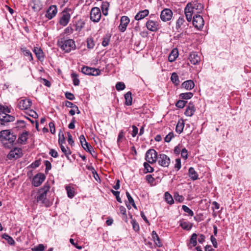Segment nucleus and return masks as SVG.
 <instances>
[{
  "label": "nucleus",
  "instance_id": "nucleus-1",
  "mask_svg": "<svg viewBox=\"0 0 251 251\" xmlns=\"http://www.w3.org/2000/svg\"><path fill=\"white\" fill-rule=\"evenodd\" d=\"M50 189V185L46 183L38 190L36 197L37 202L41 203L46 207H49L51 205L52 202L50 199V196L51 194Z\"/></svg>",
  "mask_w": 251,
  "mask_h": 251
},
{
  "label": "nucleus",
  "instance_id": "nucleus-2",
  "mask_svg": "<svg viewBox=\"0 0 251 251\" xmlns=\"http://www.w3.org/2000/svg\"><path fill=\"white\" fill-rule=\"evenodd\" d=\"M0 139L4 147L9 148L13 145L16 136L9 130H4L0 132Z\"/></svg>",
  "mask_w": 251,
  "mask_h": 251
},
{
  "label": "nucleus",
  "instance_id": "nucleus-3",
  "mask_svg": "<svg viewBox=\"0 0 251 251\" xmlns=\"http://www.w3.org/2000/svg\"><path fill=\"white\" fill-rule=\"evenodd\" d=\"M57 44L58 46L66 52H69L75 48V42L72 39L65 40L61 38L58 40Z\"/></svg>",
  "mask_w": 251,
  "mask_h": 251
},
{
  "label": "nucleus",
  "instance_id": "nucleus-4",
  "mask_svg": "<svg viewBox=\"0 0 251 251\" xmlns=\"http://www.w3.org/2000/svg\"><path fill=\"white\" fill-rule=\"evenodd\" d=\"M157 157V152L154 149H150L146 152L145 159L150 164L156 162Z\"/></svg>",
  "mask_w": 251,
  "mask_h": 251
},
{
  "label": "nucleus",
  "instance_id": "nucleus-5",
  "mask_svg": "<svg viewBox=\"0 0 251 251\" xmlns=\"http://www.w3.org/2000/svg\"><path fill=\"white\" fill-rule=\"evenodd\" d=\"M157 161L158 164L163 167H168L171 163L170 157L163 153L158 155Z\"/></svg>",
  "mask_w": 251,
  "mask_h": 251
},
{
  "label": "nucleus",
  "instance_id": "nucleus-6",
  "mask_svg": "<svg viewBox=\"0 0 251 251\" xmlns=\"http://www.w3.org/2000/svg\"><path fill=\"white\" fill-rule=\"evenodd\" d=\"M81 72L86 75H98L100 72L99 69L84 66L81 68Z\"/></svg>",
  "mask_w": 251,
  "mask_h": 251
},
{
  "label": "nucleus",
  "instance_id": "nucleus-7",
  "mask_svg": "<svg viewBox=\"0 0 251 251\" xmlns=\"http://www.w3.org/2000/svg\"><path fill=\"white\" fill-rule=\"evenodd\" d=\"M15 117L10 115L3 112H0V121L1 124L5 125L6 123L13 122L15 120Z\"/></svg>",
  "mask_w": 251,
  "mask_h": 251
},
{
  "label": "nucleus",
  "instance_id": "nucleus-8",
  "mask_svg": "<svg viewBox=\"0 0 251 251\" xmlns=\"http://www.w3.org/2000/svg\"><path fill=\"white\" fill-rule=\"evenodd\" d=\"M23 155L22 151L21 148H15L10 151L7 155L9 159H17L22 157Z\"/></svg>",
  "mask_w": 251,
  "mask_h": 251
},
{
  "label": "nucleus",
  "instance_id": "nucleus-9",
  "mask_svg": "<svg viewBox=\"0 0 251 251\" xmlns=\"http://www.w3.org/2000/svg\"><path fill=\"white\" fill-rule=\"evenodd\" d=\"M46 178L44 174L39 173L34 176L32 179V184L35 187L40 186L42 182L44 181Z\"/></svg>",
  "mask_w": 251,
  "mask_h": 251
},
{
  "label": "nucleus",
  "instance_id": "nucleus-10",
  "mask_svg": "<svg viewBox=\"0 0 251 251\" xmlns=\"http://www.w3.org/2000/svg\"><path fill=\"white\" fill-rule=\"evenodd\" d=\"M204 24L203 17H193V25L198 29H201Z\"/></svg>",
  "mask_w": 251,
  "mask_h": 251
},
{
  "label": "nucleus",
  "instance_id": "nucleus-11",
  "mask_svg": "<svg viewBox=\"0 0 251 251\" xmlns=\"http://www.w3.org/2000/svg\"><path fill=\"white\" fill-rule=\"evenodd\" d=\"M79 140L82 147L87 152H91V150L93 151L92 147L88 144L85 139L83 135H81L79 137Z\"/></svg>",
  "mask_w": 251,
  "mask_h": 251
},
{
  "label": "nucleus",
  "instance_id": "nucleus-12",
  "mask_svg": "<svg viewBox=\"0 0 251 251\" xmlns=\"http://www.w3.org/2000/svg\"><path fill=\"white\" fill-rule=\"evenodd\" d=\"M195 111L196 108L194 103L190 101L186 106L184 114L186 116L191 117L194 115Z\"/></svg>",
  "mask_w": 251,
  "mask_h": 251
},
{
  "label": "nucleus",
  "instance_id": "nucleus-13",
  "mask_svg": "<svg viewBox=\"0 0 251 251\" xmlns=\"http://www.w3.org/2000/svg\"><path fill=\"white\" fill-rule=\"evenodd\" d=\"M193 15L200 16L203 9V5L200 3H193Z\"/></svg>",
  "mask_w": 251,
  "mask_h": 251
},
{
  "label": "nucleus",
  "instance_id": "nucleus-14",
  "mask_svg": "<svg viewBox=\"0 0 251 251\" xmlns=\"http://www.w3.org/2000/svg\"><path fill=\"white\" fill-rule=\"evenodd\" d=\"M130 20L128 17H121V23L119 26V29L121 32H124L126 28V26Z\"/></svg>",
  "mask_w": 251,
  "mask_h": 251
},
{
  "label": "nucleus",
  "instance_id": "nucleus-15",
  "mask_svg": "<svg viewBox=\"0 0 251 251\" xmlns=\"http://www.w3.org/2000/svg\"><path fill=\"white\" fill-rule=\"evenodd\" d=\"M189 59L191 63L194 65L198 64L201 61L200 56L196 52H192L189 55Z\"/></svg>",
  "mask_w": 251,
  "mask_h": 251
},
{
  "label": "nucleus",
  "instance_id": "nucleus-16",
  "mask_svg": "<svg viewBox=\"0 0 251 251\" xmlns=\"http://www.w3.org/2000/svg\"><path fill=\"white\" fill-rule=\"evenodd\" d=\"M195 84L192 80H188L183 82L181 84V88L187 90H191L194 88Z\"/></svg>",
  "mask_w": 251,
  "mask_h": 251
},
{
  "label": "nucleus",
  "instance_id": "nucleus-17",
  "mask_svg": "<svg viewBox=\"0 0 251 251\" xmlns=\"http://www.w3.org/2000/svg\"><path fill=\"white\" fill-rule=\"evenodd\" d=\"M29 133L28 132L25 131L22 133L19 134L18 139V141L21 144H25L27 139Z\"/></svg>",
  "mask_w": 251,
  "mask_h": 251
},
{
  "label": "nucleus",
  "instance_id": "nucleus-18",
  "mask_svg": "<svg viewBox=\"0 0 251 251\" xmlns=\"http://www.w3.org/2000/svg\"><path fill=\"white\" fill-rule=\"evenodd\" d=\"M146 26L149 30L152 31H156L158 28V23L153 21H149L146 24Z\"/></svg>",
  "mask_w": 251,
  "mask_h": 251
},
{
  "label": "nucleus",
  "instance_id": "nucleus-19",
  "mask_svg": "<svg viewBox=\"0 0 251 251\" xmlns=\"http://www.w3.org/2000/svg\"><path fill=\"white\" fill-rule=\"evenodd\" d=\"M32 101L30 100H23L20 101L19 105L22 109H27L31 106Z\"/></svg>",
  "mask_w": 251,
  "mask_h": 251
},
{
  "label": "nucleus",
  "instance_id": "nucleus-20",
  "mask_svg": "<svg viewBox=\"0 0 251 251\" xmlns=\"http://www.w3.org/2000/svg\"><path fill=\"white\" fill-rule=\"evenodd\" d=\"M30 6L32 9L35 12L39 11L42 8V5L40 3V2L37 0H33L30 3Z\"/></svg>",
  "mask_w": 251,
  "mask_h": 251
},
{
  "label": "nucleus",
  "instance_id": "nucleus-21",
  "mask_svg": "<svg viewBox=\"0 0 251 251\" xmlns=\"http://www.w3.org/2000/svg\"><path fill=\"white\" fill-rule=\"evenodd\" d=\"M33 52L36 54L37 58L40 61L44 59V52L40 48L34 47Z\"/></svg>",
  "mask_w": 251,
  "mask_h": 251
},
{
  "label": "nucleus",
  "instance_id": "nucleus-22",
  "mask_svg": "<svg viewBox=\"0 0 251 251\" xmlns=\"http://www.w3.org/2000/svg\"><path fill=\"white\" fill-rule=\"evenodd\" d=\"M65 189L67 191V196L70 198L72 199L75 195V188L71 185H66L65 186Z\"/></svg>",
  "mask_w": 251,
  "mask_h": 251
},
{
  "label": "nucleus",
  "instance_id": "nucleus-23",
  "mask_svg": "<svg viewBox=\"0 0 251 251\" xmlns=\"http://www.w3.org/2000/svg\"><path fill=\"white\" fill-rule=\"evenodd\" d=\"M21 51L23 52L25 56L27 57V59L31 61L33 60V56L31 52L26 48L23 47L21 49Z\"/></svg>",
  "mask_w": 251,
  "mask_h": 251
},
{
  "label": "nucleus",
  "instance_id": "nucleus-24",
  "mask_svg": "<svg viewBox=\"0 0 251 251\" xmlns=\"http://www.w3.org/2000/svg\"><path fill=\"white\" fill-rule=\"evenodd\" d=\"M189 176L193 180H196L198 179V174L193 167L189 169Z\"/></svg>",
  "mask_w": 251,
  "mask_h": 251
},
{
  "label": "nucleus",
  "instance_id": "nucleus-25",
  "mask_svg": "<svg viewBox=\"0 0 251 251\" xmlns=\"http://www.w3.org/2000/svg\"><path fill=\"white\" fill-rule=\"evenodd\" d=\"M193 3H188L184 9L185 16H193Z\"/></svg>",
  "mask_w": 251,
  "mask_h": 251
},
{
  "label": "nucleus",
  "instance_id": "nucleus-26",
  "mask_svg": "<svg viewBox=\"0 0 251 251\" xmlns=\"http://www.w3.org/2000/svg\"><path fill=\"white\" fill-rule=\"evenodd\" d=\"M178 51L176 49H174L172 50L168 56V60L172 62L174 61L176 58L178 57Z\"/></svg>",
  "mask_w": 251,
  "mask_h": 251
},
{
  "label": "nucleus",
  "instance_id": "nucleus-27",
  "mask_svg": "<svg viewBox=\"0 0 251 251\" xmlns=\"http://www.w3.org/2000/svg\"><path fill=\"white\" fill-rule=\"evenodd\" d=\"M57 12V7L55 5H52L50 6L47 11V14L48 16H55Z\"/></svg>",
  "mask_w": 251,
  "mask_h": 251
},
{
  "label": "nucleus",
  "instance_id": "nucleus-28",
  "mask_svg": "<svg viewBox=\"0 0 251 251\" xmlns=\"http://www.w3.org/2000/svg\"><path fill=\"white\" fill-rule=\"evenodd\" d=\"M125 104L126 105H131L132 104V94L130 92H127L125 95Z\"/></svg>",
  "mask_w": 251,
  "mask_h": 251
},
{
  "label": "nucleus",
  "instance_id": "nucleus-29",
  "mask_svg": "<svg viewBox=\"0 0 251 251\" xmlns=\"http://www.w3.org/2000/svg\"><path fill=\"white\" fill-rule=\"evenodd\" d=\"M180 226L183 229L186 230H190L192 227V224L188 222L180 221Z\"/></svg>",
  "mask_w": 251,
  "mask_h": 251
},
{
  "label": "nucleus",
  "instance_id": "nucleus-30",
  "mask_svg": "<svg viewBox=\"0 0 251 251\" xmlns=\"http://www.w3.org/2000/svg\"><path fill=\"white\" fill-rule=\"evenodd\" d=\"M184 124L183 121H178L176 127V131L177 133L180 134L181 133L184 128Z\"/></svg>",
  "mask_w": 251,
  "mask_h": 251
},
{
  "label": "nucleus",
  "instance_id": "nucleus-31",
  "mask_svg": "<svg viewBox=\"0 0 251 251\" xmlns=\"http://www.w3.org/2000/svg\"><path fill=\"white\" fill-rule=\"evenodd\" d=\"M109 5V3L106 1H103L102 3L101 8L102 14L104 16H106L108 14Z\"/></svg>",
  "mask_w": 251,
  "mask_h": 251
},
{
  "label": "nucleus",
  "instance_id": "nucleus-32",
  "mask_svg": "<svg viewBox=\"0 0 251 251\" xmlns=\"http://www.w3.org/2000/svg\"><path fill=\"white\" fill-rule=\"evenodd\" d=\"M171 80L175 85L177 86L179 83V77L176 73H173L171 77Z\"/></svg>",
  "mask_w": 251,
  "mask_h": 251
},
{
  "label": "nucleus",
  "instance_id": "nucleus-33",
  "mask_svg": "<svg viewBox=\"0 0 251 251\" xmlns=\"http://www.w3.org/2000/svg\"><path fill=\"white\" fill-rule=\"evenodd\" d=\"M111 35L110 33L106 34L103 38V40L102 42V45L103 47H106L109 45V42L110 41Z\"/></svg>",
  "mask_w": 251,
  "mask_h": 251
},
{
  "label": "nucleus",
  "instance_id": "nucleus-34",
  "mask_svg": "<svg viewBox=\"0 0 251 251\" xmlns=\"http://www.w3.org/2000/svg\"><path fill=\"white\" fill-rule=\"evenodd\" d=\"M164 198L165 201L169 204H172L174 203V199L169 192H167L165 193Z\"/></svg>",
  "mask_w": 251,
  "mask_h": 251
},
{
  "label": "nucleus",
  "instance_id": "nucleus-35",
  "mask_svg": "<svg viewBox=\"0 0 251 251\" xmlns=\"http://www.w3.org/2000/svg\"><path fill=\"white\" fill-rule=\"evenodd\" d=\"M71 77L73 79V84L75 86H78L79 84V80L77 74L73 73L71 74Z\"/></svg>",
  "mask_w": 251,
  "mask_h": 251
},
{
  "label": "nucleus",
  "instance_id": "nucleus-36",
  "mask_svg": "<svg viewBox=\"0 0 251 251\" xmlns=\"http://www.w3.org/2000/svg\"><path fill=\"white\" fill-rule=\"evenodd\" d=\"M2 238L6 240L9 244L13 245L15 244V241L13 239L7 234H3L2 236Z\"/></svg>",
  "mask_w": 251,
  "mask_h": 251
},
{
  "label": "nucleus",
  "instance_id": "nucleus-37",
  "mask_svg": "<svg viewBox=\"0 0 251 251\" xmlns=\"http://www.w3.org/2000/svg\"><path fill=\"white\" fill-rule=\"evenodd\" d=\"M193 96V94L191 92H187V93H181L179 95V97L181 99L183 100H188L191 99Z\"/></svg>",
  "mask_w": 251,
  "mask_h": 251
},
{
  "label": "nucleus",
  "instance_id": "nucleus-38",
  "mask_svg": "<svg viewBox=\"0 0 251 251\" xmlns=\"http://www.w3.org/2000/svg\"><path fill=\"white\" fill-rule=\"evenodd\" d=\"M90 16H101L100 9L97 7H93L91 10Z\"/></svg>",
  "mask_w": 251,
  "mask_h": 251
},
{
  "label": "nucleus",
  "instance_id": "nucleus-39",
  "mask_svg": "<svg viewBox=\"0 0 251 251\" xmlns=\"http://www.w3.org/2000/svg\"><path fill=\"white\" fill-rule=\"evenodd\" d=\"M60 148L62 151L67 157L71 153V151L68 147H65L63 145H61Z\"/></svg>",
  "mask_w": 251,
  "mask_h": 251
},
{
  "label": "nucleus",
  "instance_id": "nucleus-40",
  "mask_svg": "<svg viewBox=\"0 0 251 251\" xmlns=\"http://www.w3.org/2000/svg\"><path fill=\"white\" fill-rule=\"evenodd\" d=\"M70 21V17H61L59 23L63 26L66 25Z\"/></svg>",
  "mask_w": 251,
  "mask_h": 251
},
{
  "label": "nucleus",
  "instance_id": "nucleus-41",
  "mask_svg": "<svg viewBox=\"0 0 251 251\" xmlns=\"http://www.w3.org/2000/svg\"><path fill=\"white\" fill-rule=\"evenodd\" d=\"M197 234L195 233H193L190 240V243L193 245V247L196 246L197 244Z\"/></svg>",
  "mask_w": 251,
  "mask_h": 251
},
{
  "label": "nucleus",
  "instance_id": "nucleus-42",
  "mask_svg": "<svg viewBox=\"0 0 251 251\" xmlns=\"http://www.w3.org/2000/svg\"><path fill=\"white\" fill-rule=\"evenodd\" d=\"M144 167L145 170H146V173H152L154 171L153 168L151 166V165L149 164V163L148 162H144Z\"/></svg>",
  "mask_w": 251,
  "mask_h": 251
},
{
  "label": "nucleus",
  "instance_id": "nucleus-43",
  "mask_svg": "<svg viewBox=\"0 0 251 251\" xmlns=\"http://www.w3.org/2000/svg\"><path fill=\"white\" fill-rule=\"evenodd\" d=\"M174 197L176 201H178L179 202H182L184 200V197L181 195H179L178 193L177 192L175 193Z\"/></svg>",
  "mask_w": 251,
  "mask_h": 251
},
{
  "label": "nucleus",
  "instance_id": "nucleus-44",
  "mask_svg": "<svg viewBox=\"0 0 251 251\" xmlns=\"http://www.w3.org/2000/svg\"><path fill=\"white\" fill-rule=\"evenodd\" d=\"M126 196L127 197V198L128 200L129 203H130L134 208H137L134 201L128 192H126Z\"/></svg>",
  "mask_w": 251,
  "mask_h": 251
},
{
  "label": "nucleus",
  "instance_id": "nucleus-45",
  "mask_svg": "<svg viewBox=\"0 0 251 251\" xmlns=\"http://www.w3.org/2000/svg\"><path fill=\"white\" fill-rule=\"evenodd\" d=\"M116 89L117 91L123 90L125 89L126 86L124 83L122 82H118L115 86Z\"/></svg>",
  "mask_w": 251,
  "mask_h": 251
},
{
  "label": "nucleus",
  "instance_id": "nucleus-46",
  "mask_svg": "<svg viewBox=\"0 0 251 251\" xmlns=\"http://www.w3.org/2000/svg\"><path fill=\"white\" fill-rule=\"evenodd\" d=\"M172 11L168 8H166L163 10L160 14V16H172Z\"/></svg>",
  "mask_w": 251,
  "mask_h": 251
},
{
  "label": "nucleus",
  "instance_id": "nucleus-47",
  "mask_svg": "<svg viewBox=\"0 0 251 251\" xmlns=\"http://www.w3.org/2000/svg\"><path fill=\"white\" fill-rule=\"evenodd\" d=\"M45 249V246L43 244H39L31 248L32 251H43Z\"/></svg>",
  "mask_w": 251,
  "mask_h": 251
},
{
  "label": "nucleus",
  "instance_id": "nucleus-48",
  "mask_svg": "<svg viewBox=\"0 0 251 251\" xmlns=\"http://www.w3.org/2000/svg\"><path fill=\"white\" fill-rule=\"evenodd\" d=\"M131 224L132 226L133 229L135 231L137 232L139 230L140 227L139 224L136 222V221L135 220L132 219L131 221Z\"/></svg>",
  "mask_w": 251,
  "mask_h": 251
},
{
  "label": "nucleus",
  "instance_id": "nucleus-49",
  "mask_svg": "<svg viewBox=\"0 0 251 251\" xmlns=\"http://www.w3.org/2000/svg\"><path fill=\"white\" fill-rule=\"evenodd\" d=\"M182 209L184 212L187 213L189 216H193L194 214L193 211L186 205H183L182 206Z\"/></svg>",
  "mask_w": 251,
  "mask_h": 251
},
{
  "label": "nucleus",
  "instance_id": "nucleus-50",
  "mask_svg": "<svg viewBox=\"0 0 251 251\" xmlns=\"http://www.w3.org/2000/svg\"><path fill=\"white\" fill-rule=\"evenodd\" d=\"M186 103V101H184L183 100H179L176 103V106L178 108H182L185 106Z\"/></svg>",
  "mask_w": 251,
  "mask_h": 251
},
{
  "label": "nucleus",
  "instance_id": "nucleus-51",
  "mask_svg": "<svg viewBox=\"0 0 251 251\" xmlns=\"http://www.w3.org/2000/svg\"><path fill=\"white\" fill-rule=\"evenodd\" d=\"M146 180L151 185H154L153 182L154 181V178L151 175H148L146 176Z\"/></svg>",
  "mask_w": 251,
  "mask_h": 251
},
{
  "label": "nucleus",
  "instance_id": "nucleus-52",
  "mask_svg": "<svg viewBox=\"0 0 251 251\" xmlns=\"http://www.w3.org/2000/svg\"><path fill=\"white\" fill-rule=\"evenodd\" d=\"M174 137V133L173 132H170L165 137L164 140L166 142L169 143L170 142L172 139Z\"/></svg>",
  "mask_w": 251,
  "mask_h": 251
},
{
  "label": "nucleus",
  "instance_id": "nucleus-53",
  "mask_svg": "<svg viewBox=\"0 0 251 251\" xmlns=\"http://www.w3.org/2000/svg\"><path fill=\"white\" fill-rule=\"evenodd\" d=\"M112 193L116 197L117 201L121 203L122 200L120 197V192L119 191H115L113 190H111Z\"/></svg>",
  "mask_w": 251,
  "mask_h": 251
},
{
  "label": "nucleus",
  "instance_id": "nucleus-54",
  "mask_svg": "<svg viewBox=\"0 0 251 251\" xmlns=\"http://www.w3.org/2000/svg\"><path fill=\"white\" fill-rule=\"evenodd\" d=\"M181 167V160L180 158H176V163L175 165V168L177 171L179 170Z\"/></svg>",
  "mask_w": 251,
  "mask_h": 251
},
{
  "label": "nucleus",
  "instance_id": "nucleus-55",
  "mask_svg": "<svg viewBox=\"0 0 251 251\" xmlns=\"http://www.w3.org/2000/svg\"><path fill=\"white\" fill-rule=\"evenodd\" d=\"M64 142H65V137H64V134L62 132L61 133V132H60V133L59 134L58 143L60 144V145H63V144L64 143Z\"/></svg>",
  "mask_w": 251,
  "mask_h": 251
},
{
  "label": "nucleus",
  "instance_id": "nucleus-56",
  "mask_svg": "<svg viewBox=\"0 0 251 251\" xmlns=\"http://www.w3.org/2000/svg\"><path fill=\"white\" fill-rule=\"evenodd\" d=\"M185 17H179L176 22V26L180 27L183 23L185 22Z\"/></svg>",
  "mask_w": 251,
  "mask_h": 251
},
{
  "label": "nucleus",
  "instance_id": "nucleus-57",
  "mask_svg": "<svg viewBox=\"0 0 251 251\" xmlns=\"http://www.w3.org/2000/svg\"><path fill=\"white\" fill-rule=\"evenodd\" d=\"M149 11L147 9L139 11L135 16H148Z\"/></svg>",
  "mask_w": 251,
  "mask_h": 251
},
{
  "label": "nucleus",
  "instance_id": "nucleus-58",
  "mask_svg": "<svg viewBox=\"0 0 251 251\" xmlns=\"http://www.w3.org/2000/svg\"><path fill=\"white\" fill-rule=\"evenodd\" d=\"M65 95L66 98L68 100H72L75 99L74 95L70 92H66L65 94Z\"/></svg>",
  "mask_w": 251,
  "mask_h": 251
},
{
  "label": "nucleus",
  "instance_id": "nucleus-59",
  "mask_svg": "<svg viewBox=\"0 0 251 251\" xmlns=\"http://www.w3.org/2000/svg\"><path fill=\"white\" fill-rule=\"evenodd\" d=\"M0 112H3L5 113H9L11 112L10 109L7 107H4L2 105H0Z\"/></svg>",
  "mask_w": 251,
  "mask_h": 251
},
{
  "label": "nucleus",
  "instance_id": "nucleus-60",
  "mask_svg": "<svg viewBox=\"0 0 251 251\" xmlns=\"http://www.w3.org/2000/svg\"><path fill=\"white\" fill-rule=\"evenodd\" d=\"M71 14H72V11L71 9H65L63 11L62 16H70Z\"/></svg>",
  "mask_w": 251,
  "mask_h": 251
},
{
  "label": "nucleus",
  "instance_id": "nucleus-61",
  "mask_svg": "<svg viewBox=\"0 0 251 251\" xmlns=\"http://www.w3.org/2000/svg\"><path fill=\"white\" fill-rule=\"evenodd\" d=\"M132 128L133 129L132 132L131 133L132 136L133 137H135L137 134H138V128L134 125L132 126Z\"/></svg>",
  "mask_w": 251,
  "mask_h": 251
},
{
  "label": "nucleus",
  "instance_id": "nucleus-62",
  "mask_svg": "<svg viewBox=\"0 0 251 251\" xmlns=\"http://www.w3.org/2000/svg\"><path fill=\"white\" fill-rule=\"evenodd\" d=\"M181 155V156L185 159L188 158V151L185 148L182 149Z\"/></svg>",
  "mask_w": 251,
  "mask_h": 251
},
{
  "label": "nucleus",
  "instance_id": "nucleus-63",
  "mask_svg": "<svg viewBox=\"0 0 251 251\" xmlns=\"http://www.w3.org/2000/svg\"><path fill=\"white\" fill-rule=\"evenodd\" d=\"M50 128V131L52 134H54L55 132V126L53 122H50L49 124Z\"/></svg>",
  "mask_w": 251,
  "mask_h": 251
},
{
  "label": "nucleus",
  "instance_id": "nucleus-64",
  "mask_svg": "<svg viewBox=\"0 0 251 251\" xmlns=\"http://www.w3.org/2000/svg\"><path fill=\"white\" fill-rule=\"evenodd\" d=\"M49 154L53 157L56 158L58 157V153L54 149H51L50 151Z\"/></svg>",
  "mask_w": 251,
  "mask_h": 251
}]
</instances>
